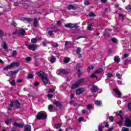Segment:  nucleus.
<instances>
[{"label": "nucleus", "instance_id": "nucleus-1", "mask_svg": "<svg viewBox=\"0 0 131 131\" xmlns=\"http://www.w3.org/2000/svg\"><path fill=\"white\" fill-rule=\"evenodd\" d=\"M38 76L41 77L42 82L44 84H48L49 83V79H48V76L46 75V73L43 72H39L37 73Z\"/></svg>", "mask_w": 131, "mask_h": 131}, {"label": "nucleus", "instance_id": "nucleus-2", "mask_svg": "<svg viewBox=\"0 0 131 131\" xmlns=\"http://www.w3.org/2000/svg\"><path fill=\"white\" fill-rule=\"evenodd\" d=\"M37 119H43L45 120L47 118V115L45 113L40 112H39L36 116Z\"/></svg>", "mask_w": 131, "mask_h": 131}, {"label": "nucleus", "instance_id": "nucleus-3", "mask_svg": "<svg viewBox=\"0 0 131 131\" xmlns=\"http://www.w3.org/2000/svg\"><path fill=\"white\" fill-rule=\"evenodd\" d=\"M10 107H16V108H19L20 107V102L18 100H13L11 102Z\"/></svg>", "mask_w": 131, "mask_h": 131}, {"label": "nucleus", "instance_id": "nucleus-4", "mask_svg": "<svg viewBox=\"0 0 131 131\" xmlns=\"http://www.w3.org/2000/svg\"><path fill=\"white\" fill-rule=\"evenodd\" d=\"M26 46L27 47L28 49L30 51H33L34 52L37 48V45L34 44H28L26 43Z\"/></svg>", "mask_w": 131, "mask_h": 131}, {"label": "nucleus", "instance_id": "nucleus-5", "mask_svg": "<svg viewBox=\"0 0 131 131\" xmlns=\"http://www.w3.org/2000/svg\"><path fill=\"white\" fill-rule=\"evenodd\" d=\"M16 33L19 34V35H25L26 34V31H25L24 29L19 28L18 30H16Z\"/></svg>", "mask_w": 131, "mask_h": 131}, {"label": "nucleus", "instance_id": "nucleus-6", "mask_svg": "<svg viewBox=\"0 0 131 131\" xmlns=\"http://www.w3.org/2000/svg\"><path fill=\"white\" fill-rule=\"evenodd\" d=\"M125 126L127 127H131V120L129 118H126L125 120Z\"/></svg>", "mask_w": 131, "mask_h": 131}, {"label": "nucleus", "instance_id": "nucleus-7", "mask_svg": "<svg viewBox=\"0 0 131 131\" xmlns=\"http://www.w3.org/2000/svg\"><path fill=\"white\" fill-rule=\"evenodd\" d=\"M83 92H84V88H80L76 90V95H81Z\"/></svg>", "mask_w": 131, "mask_h": 131}, {"label": "nucleus", "instance_id": "nucleus-8", "mask_svg": "<svg viewBox=\"0 0 131 131\" xmlns=\"http://www.w3.org/2000/svg\"><path fill=\"white\" fill-rule=\"evenodd\" d=\"M113 91L116 94V95L118 96V98H120L121 97V92L119 91V90L117 89H114Z\"/></svg>", "mask_w": 131, "mask_h": 131}, {"label": "nucleus", "instance_id": "nucleus-9", "mask_svg": "<svg viewBox=\"0 0 131 131\" xmlns=\"http://www.w3.org/2000/svg\"><path fill=\"white\" fill-rule=\"evenodd\" d=\"M57 74L58 75H60L61 74H66V75H68V74H69V73L65 70H61L59 73L57 71Z\"/></svg>", "mask_w": 131, "mask_h": 131}, {"label": "nucleus", "instance_id": "nucleus-10", "mask_svg": "<svg viewBox=\"0 0 131 131\" xmlns=\"http://www.w3.org/2000/svg\"><path fill=\"white\" fill-rule=\"evenodd\" d=\"M13 125L15 127H18L19 128H22L24 126V125L22 124L21 123H18L16 122L14 123Z\"/></svg>", "mask_w": 131, "mask_h": 131}, {"label": "nucleus", "instance_id": "nucleus-11", "mask_svg": "<svg viewBox=\"0 0 131 131\" xmlns=\"http://www.w3.org/2000/svg\"><path fill=\"white\" fill-rule=\"evenodd\" d=\"M81 68L80 64H78L76 66L77 69H78V76L79 77L80 75H81V73L80 72V70H79L80 68Z\"/></svg>", "mask_w": 131, "mask_h": 131}, {"label": "nucleus", "instance_id": "nucleus-12", "mask_svg": "<svg viewBox=\"0 0 131 131\" xmlns=\"http://www.w3.org/2000/svg\"><path fill=\"white\" fill-rule=\"evenodd\" d=\"M80 52H81V49L80 48L78 47L76 50V53L77 55H79V58H81V54H80Z\"/></svg>", "mask_w": 131, "mask_h": 131}, {"label": "nucleus", "instance_id": "nucleus-13", "mask_svg": "<svg viewBox=\"0 0 131 131\" xmlns=\"http://www.w3.org/2000/svg\"><path fill=\"white\" fill-rule=\"evenodd\" d=\"M21 21H27L28 22H31L32 18L28 17H22L21 18Z\"/></svg>", "mask_w": 131, "mask_h": 131}, {"label": "nucleus", "instance_id": "nucleus-14", "mask_svg": "<svg viewBox=\"0 0 131 131\" xmlns=\"http://www.w3.org/2000/svg\"><path fill=\"white\" fill-rule=\"evenodd\" d=\"M13 68V65L11 63V64L4 67L3 68V70H5V71L9 70V69H12V68Z\"/></svg>", "mask_w": 131, "mask_h": 131}, {"label": "nucleus", "instance_id": "nucleus-15", "mask_svg": "<svg viewBox=\"0 0 131 131\" xmlns=\"http://www.w3.org/2000/svg\"><path fill=\"white\" fill-rule=\"evenodd\" d=\"M24 131H30L31 130V126L30 125H26L24 127Z\"/></svg>", "mask_w": 131, "mask_h": 131}, {"label": "nucleus", "instance_id": "nucleus-16", "mask_svg": "<svg viewBox=\"0 0 131 131\" xmlns=\"http://www.w3.org/2000/svg\"><path fill=\"white\" fill-rule=\"evenodd\" d=\"M98 86H97L96 85H94L92 87L91 92L92 93H96V92H97L98 91Z\"/></svg>", "mask_w": 131, "mask_h": 131}, {"label": "nucleus", "instance_id": "nucleus-17", "mask_svg": "<svg viewBox=\"0 0 131 131\" xmlns=\"http://www.w3.org/2000/svg\"><path fill=\"white\" fill-rule=\"evenodd\" d=\"M68 10H76V7L73 6V5H70L68 6Z\"/></svg>", "mask_w": 131, "mask_h": 131}, {"label": "nucleus", "instance_id": "nucleus-18", "mask_svg": "<svg viewBox=\"0 0 131 131\" xmlns=\"http://www.w3.org/2000/svg\"><path fill=\"white\" fill-rule=\"evenodd\" d=\"M54 105H56L57 107H61L62 106V103H61L60 101H56L53 102Z\"/></svg>", "mask_w": 131, "mask_h": 131}, {"label": "nucleus", "instance_id": "nucleus-19", "mask_svg": "<svg viewBox=\"0 0 131 131\" xmlns=\"http://www.w3.org/2000/svg\"><path fill=\"white\" fill-rule=\"evenodd\" d=\"M76 82H77L79 85H80L81 83H83V82H84V79L83 78L80 79L78 80Z\"/></svg>", "mask_w": 131, "mask_h": 131}, {"label": "nucleus", "instance_id": "nucleus-20", "mask_svg": "<svg viewBox=\"0 0 131 131\" xmlns=\"http://www.w3.org/2000/svg\"><path fill=\"white\" fill-rule=\"evenodd\" d=\"M33 25L35 27H37V26H38V20L37 18H34Z\"/></svg>", "mask_w": 131, "mask_h": 131}, {"label": "nucleus", "instance_id": "nucleus-21", "mask_svg": "<svg viewBox=\"0 0 131 131\" xmlns=\"http://www.w3.org/2000/svg\"><path fill=\"white\" fill-rule=\"evenodd\" d=\"M64 26H65V27H67V28H70L71 29H72V28H73V24H71V23L66 24L64 25Z\"/></svg>", "mask_w": 131, "mask_h": 131}, {"label": "nucleus", "instance_id": "nucleus-22", "mask_svg": "<svg viewBox=\"0 0 131 131\" xmlns=\"http://www.w3.org/2000/svg\"><path fill=\"white\" fill-rule=\"evenodd\" d=\"M122 111H119V112H116V115H119L120 116V118H123L122 117L123 115Z\"/></svg>", "mask_w": 131, "mask_h": 131}, {"label": "nucleus", "instance_id": "nucleus-23", "mask_svg": "<svg viewBox=\"0 0 131 131\" xmlns=\"http://www.w3.org/2000/svg\"><path fill=\"white\" fill-rule=\"evenodd\" d=\"M114 60L116 63H119V62H120V58H119L118 56H115Z\"/></svg>", "mask_w": 131, "mask_h": 131}, {"label": "nucleus", "instance_id": "nucleus-24", "mask_svg": "<svg viewBox=\"0 0 131 131\" xmlns=\"http://www.w3.org/2000/svg\"><path fill=\"white\" fill-rule=\"evenodd\" d=\"M78 86H79V85L77 83V82H76L75 83H74L72 85V89H77V88H78Z\"/></svg>", "mask_w": 131, "mask_h": 131}, {"label": "nucleus", "instance_id": "nucleus-25", "mask_svg": "<svg viewBox=\"0 0 131 131\" xmlns=\"http://www.w3.org/2000/svg\"><path fill=\"white\" fill-rule=\"evenodd\" d=\"M94 103L95 105H97V106H100V105H102V101L100 100H95Z\"/></svg>", "mask_w": 131, "mask_h": 131}, {"label": "nucleus", "instance_id": "nucleus-26", "mask_svg": "<svg viewBox=\"0 0 131 131\" xmlns=\"http://www.w3.org/2000/svg\"><path fill=\"white\" fill-rule=\"evenodd\" d=\"M50 62L51 63H55L56 62V58L54 56H52L50 59H49Z\"/></svg>", "mask_w": 131, "mask_h": 131}, {"label": "nucleus", "instance_id": "nucleus-27", "mask_svg": "<svg viewBox=\"0 0 131 131\" xmlns=\"http://www.w3.org/2000/svg\"><path fill=\"white\" fill-rule=\"evenodd\" d=\"M102 72H103V69L101 68L97 69L95 71V73H97V74L102 73Z\"/></svg>", "mask_w": 131, "mask_h": 131}, {"label": "nucleus", "instance_id": "nucleus-28", "mask_svg": "<svg viewBox=\"0 0 131 131\" xmlns=\"http://www.w3.org/2000/svg\"><path fill=\"white\" fill-rule=\"evenodd\" d=\"M61 126H62V125L61 124H55L54 127L56 128V129H59V128H60Z\"/></svg>", "mask_w": 131, "mask_h": 131}, {"label": "nucleus", "instance_id": "nucleus-29", "mask_svg": "<svg viewBox=\"0 0 131 131\" xmlns=\"http://www.w3.org/2000/svg\"><path fill=\"white\" fill-rule=\"evenodd\" d=\"M11 64L13 67H15V66L19 67V66H20V63L19 62H12Z\"/></svg>", "mask_w": 131, "mask_h": 131}, {"label": "nucleus", "instance_id": "nucleus-30", "mask_svg": "<svg viewBox=\"0 0 131 131\" xmlns=\"http://www.w3.org/2000/svg\"><path fill=\"white\" fill-rule=\"evenodd\" d=\"M52 46L54 49H56V48L59 47V44L58 43H52Z\"/></svg>", "mask_w": 131, "mask_h": 131}, {"label": "nucleus", "instance_id": "nucleus-31", "mask_svg": "<svg viewBox=\"0 0 131 131\" xmlns=\"http://www.w3.org/2000/svg\"><path fill=\"white\" fill-rule=\"evenodd\" d=\"M93 108V105L92 104H88L86 107V109H87V110H89L90 111V110H92Z\"/></svg>", "mask_w": 131, "mask_h": 131}, {"label": "nucleus", "instance_id": "nucleus-32", "mask_svg": "<svg viewBox=\"0 0 131 131\" xmlns=\"http://www.w3.org/2000/svg\"><path fill=\"white\" fill-rule=\"evenodd\" d=\"M93 69H94V66H90L89 67V68H88V73H90V71H91V70H93Z\"/></svg>", "mask_w": 131, "mask_h": 131}, {"label": "nucleus", "instance_id": "nucleus-33", "mask_svg": "<svg viewBox=\"0 0 131 131\" xmlns=\"http://www.w3.org/2000/svg\"><path fill=\"white\" fill-rule=\"evenodd\" d=\"M96 74H97V73H96V72H95L94 73L91 74L90 77L91 78H97V77L96 75Z\"/></svg>", "mask_w": 131, "mask_h": 131}, {"label": "nucleus", "instance_id": "nucleus-34", "mask_svg": "<svg viewBox=\"0 0 131 131\" xmlns=\"http://www.w3.org/2000/svg\"><path fill=\"white\" fill-rule=\"evenodd\" d=\"M107 78H111V77H113V75L112 73H108L106 74Z\"/></svg>", "mask_w": 131, "mask_h": 131}, {"label": "nucleus", "instance_id": "nucleus-35", "mask_svg": "<svg viewBox=\"0 0 131 131\" xmlns=\"http://www.w3.org/2000/svg\"><path fill=\"white\" fill-rule=\"evenodd\" d=\"M122 122H123V118H121V120L118 122H117L116 123L117 124H119V125H121V124H122Z\"/></svg>", "mask_w": 131, "mask_h": 131}, {"label": "nucleus", "instance_id": "nucleus-36", "mask_svg": "<svg viewBox=\"0 0 131 131\" xmlns=\"http://www.w3.org/2000/svg\"><path fill=\"white\" fill-rule=\"evenodd\" d=\"M31 42L32 43H36V42H37V39H36V38H32L31 39Z\"/></svg>", "mask_w": 131, "mask_h": 131}, {"label": "nucleus", "instance_id": "nucleus-37", "mask_svg": "<svg viewBox=\"0 0 131 131\" xmlns=\"http://www.w3.org/2000/svg\"><path fill=\"white\" fill-rule=\"evenodd\" d=\"M69 61H70V59H69L68 57H67L64 59L63 62L64 63H67L69 62Z\"/></svg>", "mask_w": 131, "mask_h": 131}, {"label": "nucleus", "instance_id": "nucleus-38", "mask_svg": "<svg viewBox=\"0 0 131 131\" xmlns=\"http://www.w3.org/2000/svg\"><path fill=\"white\" fill-rule=\"evenodd\" d=\"M2 47L5 50L8 49V46H7V44H6V43L5 42L3 43Z\"/></svg>", "mask_w": 131, "mask_h": 131}, {"label": "nucleus", "instance_id": "nucleus-39", "mask_svg": "<svg viewBox=\"0 0 131 131\" xmlns=\"http://www.w3.org/2000/svg\"><path fill=\"white\" fill-rule=\"evenodd\" d=\"M126 10H127V11H128V12H130L131 11V6L130 5H128L127 7H125Z\"/></svg>", "mask_w": 131, "mask_h": 131}, {"label": "nucleus", "instance_id": "nucleus-40", "mask_svg": "<svg viewBox=\"0 0 131 131\" xmlns=\"http://www.w3.org/2000/svg\"><path fill=\"white\" fill-rule=\"evenodd\" d=\"M48 109L49 110V111H50L51 112H52V110H53V105L50 104L48 106Z\"/></svg>", "mask_w": 131, "mask_h": 131}, {"label": "nucleus", "instance_id": "nucleus-41", "mask_svg": "<svg viewBox=\"0 0 131 131\" xmlns=\"http://www.w3.org/2000/svg\"><path fill=\"white\" fill-rule=\"evenodd\" d=\"M89 16L90 17H96V14H95V13L93 12H91L89 14Z\"/></svg>", "mask_w": 131, "mask_h": 131}, {"label": "nucleus", "instance_id": "nucleus-42", "mask_svg": "<svg viewBox=\"0 0 131 131\" xmlns=\"http://www.w3.org/2000/svg\"><path fill=\"white\" fill-rule=\"evenodd\" d=\"M92 25H90L89 24L87 27V29L88 30H90L92 31Z\"/></svg>", "mask_w": 131, "mask_h": 131}, {"label": "nucleus", "instance_id": "nucleus-43", "mask_svg": "<svg viewBox=\"0 0 131 131\" xmlns=\"http://www.w3.org/2000/svg\"><path fill=\"white\" fill-rule=\"evenodd\" d=\"M12 122V120L11 119H9L6 121H5V123L6 124H9V123H10V122Z\"/></svg>", "mask_w": 131, "mask_h": 131}, {"label": "nucleus", "instance_id": "nucleus-44", "mask_svg": "<svg viewBox=\"0 0 131 131\" xmlns=\"http://www.w3.org/2000/svg\"><path fill=\"white\" fill-rule=\"evenodd\" d=\"M119 18H121V19H122V20H123V18H124V16L123 15V14H121V13H119Z\"/></svg>", "mask_w": 131, "mask_h": 131}, {"label": "nucleus", "instance_id": "nucleus-45", "mask_svg": "<svg viewBox=\"0 0 131 131\" xmlns=\"http://www.w3.org/2000/svg\"><path fill=\"white\" fill-rule=\"evenodd\" d=\"M111 40H112V41H113V42H114V43H116V42H117V39L115 37L112 38L111 39Z\"/></svg>", "mask_w": 131, "mask_h": 131}, {"label": "nucleus", "instance_id": "nucleus-46", "mask_svg": "<svg viewBox=\"0 0 131 131\" xmlns=\"http://www.w3.org/2000/svg\"><path fill=\"white\" fill-rule=\"evenodd\" d=\"M48 43H49V41H44L42 42V46H43V47H47V45H48Z\"/></svg>", "mask_w": 131, "mask_h": 131}, {"label": "nucleus", "instance_id": "nucleus-47", "mask_svg": "<svg viewBox=\"0 0 131 131\" xmlns=\"http://www.w3.org/2000/svg\"><path fill=\"white\" fill-rule=\"evenodd\" d=\"M12 55L13 57H16V56H17V51H13V52H12Z\"/></svg>", "mask_w": 131, "mask_h": 131}, {"label": "nucleus", "instance_id": "nucleus-48", "mask_svg": "<svg viewBox=\"0 0 131 131\" xmlns=\"http://www.w3.org/2000/svg\"><path fill=\"white\" fill-rule=\"evenodd\" d=\"M19 70H16L14 72H11V76H13V75H15L17 72H18Z\"/></svg>", "mask_w": 131, "mask_h": 131}, {"label": "nucleus", "instance_id": "nucleus-49", "mask_svg": "<svg viewBox=\"0 0 131 131\" xmlns=\"http://www.w3.org/2000/svg\"><path fill=\"white\" fill-rule=\"evenodd\" d=\"M53 32H54L53 30H50V31H49V32H48L49 35H50V36L51 35H53Z\"/></svg>", "mask_w": 131, "mask_h": 131}, {"label": "nucleus", "instance_id": "nucleus-50", "mask_svg": "<svg viewBox=\"0 0 131 131\" xmlns=\"http://www.w3.org/2000/svg\"><path fill=\"white\" fill-rule=\"evenodd\" d=\"M121 131H129L128 129L125 127H122L121 129Z\"/></svg>", "mask_w": 131, "mask_h": 131}, {"label": "nucleus", "instance_id": "nucleus-51", "mask_svg": "<svg viewBox=\"0 0 131 131\" xmlns=\"http://www.w3.org/2000/svg\"><path fill=\"white\" fill-rule=\"evenodd\" d=\"M85 6H89L90 5V2L89 1H86L84 3Z\"/></svg>", "mask_w": 131, "mask_h": 131}, {"label": "nucleus", "instance_id": "nucleus-52", "mask_svg": "<svg viewBox=\"0 0 131 131\" xmlns=\"http://www.w3.org/2000/svg\"><path fill=\"white\" fill-rule=\"evenodd\" d=\"M33 78V75L32 74H30L28 75V78H29L30 79H31V78Z\"/></svg>", "mask_w": 131, "mask_h": 131}, {"label": "nucleus", "instance_id": "nucleus-53", "mask_svg": "<svg viewBox=\"0 0 131 131\" xmlns=\"http://www.w3.org/2000/svg\"><path fill=\"white\" fill-rule=\"evenodd\" d=\"M47 97H48V98L49 99H52V98H53V95H52V94H48V95H47Z\"/></svg>", "mask_w": 131, "mask_h": 131}, {"label": "nucleus", "instance_id": "nucleus-54", "mask_svg": "<svg viewBox=\"0 0 131 131\" xmlns=\"http://www.w3.org/2000/svg\"><path fill=\"white\" fill-rule=\"evenodd\" d=\"M78 27H79L77 26V24H73V28H76V29H77Z\"/></svg>", "mask_w": 131, "mask_h": 131}, {"label": "nucleus", "instance_id": "nucleus-55", "mask_svg": "<svg viewBox=\"0 0 131 131\" xmlns=\"http://www.w3.org/2000/svg\"><path fill=\"white\" fill-rule=\"evenodd\" d=\"M4 31L3 30H0V36L2 37L4 35Z\"/></svg>", "mask_w": 131, "mask_h": 131}, {"label": "nucleus", "instance_id": "nucleus-56", "mask_svg": "<svg viewBox=\"0 0 131 131\" xmlns=\"http://www.w3.org/2000/svg\"><path fill=\"white\" fill-rule=\"evenodd\" d=\"M116 76L118 77V78H121V75H120L119 73H117Z\"/></svg>", "mask_w": 131, "mask_h": 131}, {"label": "nucleus", "instance_id": "nucleus-57", "mask_svg": "<svg viewBox=\"0 0 131 131\" xmlns=\"http://www.w3.org/2000/svg\"><path fill=\"white\" fill-rule=\"evenodd\" d=\"M68 45H71V42L69 41H67L64 44V46L65 47H67V46H68Z\"/></svg>", "mask_w": 131, "mask_h": 131}, {"label": "nucleus", "instance_id": "nucleus-58", "mask_svg": "<svg viewBox=\"0 0 131 131\" xmlns=\"http://www.w3.org/2000/svg\"><path fill=\"white\" fill-rule=\"evenodd\" d=\"M10 83L11 85H15V84H16V81H15V80H13Z\"/></svg>", "mask_w": 131, "mask_h": 131}, {"label": "nucleus", "instance_id": "nucleus-59", "mask_svg": "<svg viewBox=\"0 0 131 131\" xmlns=\"http://www.w3.org/2000/svg\"><path fill=\"white\" fill-rule=\"evenodd\" d=\"M26 61H31V57H28L26 58Z\"/></svg>", "mask_w": 131, "mask_h": 131}, {"label": "nucleus", "instance_id": "nucleus-60", "mask_svg": "<svg viewBox=\"0 0 131 131\" xmlns=\"http://www.w3.org/2000/svg\"><path fill=\"white\" fill-rule=\"evenodd\" d=\"M12 24L13 26H17V23L14 21H12Z\"/></svg>", "mask_w": 131, "mask_h": 131}, {"label": "nucleus", "instance_id": "nucleus-61", "mask_svg": "<svg viewBox=\"0 0 131 131\" xmlns=\"http://www.w3.org/2000/svg\"><path fill=\"white\" fill-rule=\"evenodd\" d=\"M82 120H83V117H80L78 119V121L79 122H81V121H82Z\"/></svg>", "mask_w": 131, "mask_h": 131}, {"label": "nucleus", "instance_id": "nucleus-62", "mask_svg": "<svg viewBox=\"0 0 131 131\" xmlns=\"http://www.w3.org/2000/svg\"><path fill=\"white\" fill-rule=\"evenodd\" d=\"M109 119L110 120H111V121H113V119H114V117L113 116H111L109 117Z\"/></svg>", "mask_w": 131, "mask_h": 131}, {"label": "nucleus", "instance_id": "nucleus-63", "mask_svg": "<svg viewBox=\"0 0 131 131\" xmlns=\"http://www.w3.org/2000/svg\"><path fill=\"white\" fill-rule=\"evenodd\" d=\"M128 108L130 111H131V102L128 105Z\"/></svg>", "mask_w": 131, "mask_h": 131}, {"label": "nucleus", "instance_id": "nucleus-64", "mask_svg": "<svg viewBox=\"0 0 131 131\" xmlns=\"http://www.w3.org/2000/svg\"><path fill=\"white\" fill-rule=\"evenodd\" d=\"M98 130L99 131H102V126H98Z\"/></svg>", "mask_w": 131, "mask_h": 131}]
</instances>
